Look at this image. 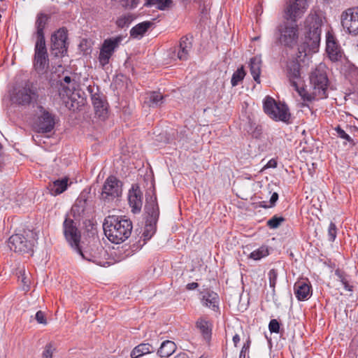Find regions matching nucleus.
Listing matches in <instances>:
<instances>
[{"instance_id": "nucleus-1", "label": "nucleus", "mask_w": 358, "mask_h": 358, "mask_svg": "<svg viewBox=\"0 0 358 358\" xmlns=\"http://www.w3.org/2000/svg\"><path fill=\"white\" fill-rule=\"evenodd\" d=\"M309 79L312 92L308 93L302 86L299 92L301 99L308 102H311L316 99H326L328 96L327 89L329 84L326 65L320 63L311 71Z\"/></svg>"}, {"instance_id": "nucleus-2", "label": "nucleus", "mask_w": 358, "mask_h": 358, "mask_svg": "<svg viewBox=\"0 0 358 358\" xmlns=\"http://www.w3.org/2000/svg\"><path fill=\"white\" fill-rule=\"evenodd\" d=\"M105 236L113 243L119 244L126 241L133 229L132 222L125 216L108 215L103 223Z\"/></svg>"}, {"instance_id": "nucleus-3", "label": "nucleus", "mask_w": 358, "mask_h": 358, "mask_svg": "<svg viewBox=\"0 0 358 358\" xmlns=\"http://www.w3.org/2000/svg\"><path fill=\"white\" fill-rule=\"evenodd\" d=\"M305 39L301 48L305 55L316 52L318 50L321 39L322 20L317 15H310L306 20Z\"/></svg>"}, {"instance_id": "nucleus-4", "label": "nucleus", "mask_w": 358, "mask_h": 358, "mask_svg": "<svg viewBox=\"0 0 358 358\" xmlns=\"http://www.w3.org/2000/svg\"><path fill=\"white\" fill-rule=\"evenodd\" d=\"M145 210L147 214L145 225L143 232V237L145 241L150 240L156 232V225L159 219V210L157 201V196L146 199Z\"/></svg>"}, {"instance_id": "nucleus-5", "label": "nucleus", "mask_w": 358, "mask_h": 358, "mask_svg": "<svg viewBox=\"0 0 358 358\" xmlns=\"http://www.w3.org/2000/svg\"><path fill=\"white\" fill-rule=\"evenodd\" d=\"M263 108L264 113L273 120L289 122L291 115L285 104L277 103L273 98L267 96L264 99Z\"/></svg>"}, {"instance_id": "nucleus-6", "label": "nucleus", "mask_w": 358, "mask_h": 358, "mask_svg": "<svg viewBox=\"0 0 358 358\" xmlns=\"http://www.w3.org/2000/svg\"><path fill=\"white\" fill-rule=\"evenodd\" d=\"M279 43L286 47L292 48L297 44L299 39V27L296 23L285 22L278 27Z\"/></svg>"}, {"instance_id": "nucleus-7", "label": "nucleus", "mask_w": 358, "mask_h": 358, "mask_svg": "<svg viewBox=\"0 0 358 358\" xmlns=\"http://www.w3.org/2000/svg\"><path fill=\"white\" fill-rule=\"evenodd\" d=\"M123 38V36L118 35L115 37L106 38L103 41L100 48L98 57V60L101 67L103 68L109 64L110 58L120 45Z\"/></svg>"}, {"instance_id": "nucleus-8", "label": "nucleus", "mask_w": 358, "mask_h": 358, "mask_svg": "<svg viewBox=\"0 0 358 358\" xmlns=\"http://www.w3.org/2000/svg\"><path fill=\"white\" fill-rule=\"evenodd\" d=\"M68 31L65 27L59 28L51 36L50 52L56 57H64L68 50Z\"/></svg>"}, {"instance_id": "nucleus-9", "label": "nucleus", "mask_w": 358, "mask_h": 358, "mask_svg": "<svg viewBox=\"0 0 358 358\" xmlns=\"http://www.w3.org/2000/svg\"><path fill=\"white\" fill-rule=\"evenodd\" d=\"M83 259L88 262H93L99 266H103L106 262V257L107 252L99 242H96L90 245L85 251H82L79 247V250H76Z\"/></svg>"}, {"instance_id": "nucleus-10", "label": "nucleus", "mask_w": 358, "mask_h": 358, "mask_svg": "<svg viewBox=\"0 0 358 358\" xmlns=\"http://www.w3.org/2000/svg\"><path fill=\"white\" fill-rule=\"evenodd\" d=\"M34 69L38 74L46 73L50 68V60L45 43H36L33 59Z\"/></svg>"}, {"instance_id": "nucleus-11", "label": "nucleus", "mask_w": 358, "mask_h": 358, "mask_svg": "<svg viewBox=\"0 0 358 358\" xmlns=\"http://www.w3.org/2000/svg\"><path fill=\"white\" fill-rule=\"evenodd\" d=\"M122 194V182L114 176H108L102 187L101 199L105 201H110L120 197Z\"/></svg>"}, {"instance_id": "nucleus-12", "label": "nucleus", "mask_w": 358, "mask_h": 358, "mask_svg": "<svg viewBox=\"0 0 358 358\" xmlns=\"http://www.w3.org/2000/svg\"><path fill=\"white\" fill-rule=\"evenodd\" d=\"M308 0H289L284 10V18L296 22L308 9Z\"/></svg>"}, {"instance_id": "nucleus-13", "label": "nucleus", "mask_w": 358, "mask_h": 358, "mask_svg": "<svg viewBox=\"0 0 358 358\" xmlns=\"http://www.w3.org/2000/svg\"><path fill=\"white\" fill-rule=\"evenodd\" d=\"M63 230L65 238L71 246L75 250H79L81 236L76 221L70 217H66L63 222Z\"/></svg>"}, {"instance_id": "nucleus-14", "label": "nucleus", "mask_w": 358, "mask_h": 358, "mask_svg": "<svg viewBox=\"0 0 358 358\" xmlns=\"http://www.w3.org/2000/svg\"><path fill=\"white\" fill-rule=\"evenodd\" d=\"M38 97L37 90L30 82L25 83L22 87L19 88L13 99L20 105H29L32 101Z\"/></svg>"}, {"instance_id": "nucleus-15", "label": "nucleus", "mask_w": 358, "mask_h": 358, "mask_svg": "<svg viewBox=\"0 0 358 358\" xmlns=\"http://www.w3.org/2000/svg\"><path fill=\"white\" fill-rule=\"evenodd\" d=\"M41 115L38 117L36 122V129L38 133H49L52 131L55 125V115L43 106H39Z\"/></svg>"}, {"instance_id": "nucleus-16", "label": "nucleus", "mask_w": 358, "mask_h": 358, "mask_svg": "<svg viewBox=\"0 0 358 358\" xmlns=\"http://www.w3.org/2000/svg\"><path fill=\"white\" fill-rule=\"evenodd\" d=\"M94 86L89 85L87 91L91 94L92 104L94 108L95 115L101 120H105L108 116V104L105 98L99 93L94 92Z\"/></svg>"}, {"instance_id": "nucleus-17", "label": "nucleus", "mask_w": 358, "mask_h": 358, "mask_svg": "<svg viewBox=\"0 0 358 358\" xmlns=\"http://www.w3.org/2000/svg\"><path fill=\"white\" fill-rule=\"evenodd\" d=\"M341 24L352 35H358V7L348 8L342 13Z\"/></svg>"}, {"instance_id": "nucleus-18", "label": "nucleus", "mask_w": 358, "mask_h": 358, "mask_svg": "<svg viewBox=\"0 0 358 358\" xmlns=\"http://www.w3.org/2000/svg\"><path fill=\"white\" fill-rule=\"evenodd\" d=\"M10 250L17 253H29L32 251L33 243L21 234H13L8 241Z\"/></svg>"}, {"instance_id": "nucleus-19", "label": "nucleus", "mask_w": 358, "mask_h": 358, "mask_svg": "<svg viewBox=\"0 0 358 358\" xmlns=\"http://www.w3.org/2000/svg\"><path fill=\"white\" fill-rule=\"evenodd\" d=\"M300 64L296 59H292L287 62L286 66L287 76L289 79L290 85L299 94L300 85L303 83V78L301 76Z\"/></svg>"}, {"instance_id": "nucleus-20", "label": "nucleus", "mask_w": 358, "mask_h": 358, "mask_svg": "<svg viewBox=\"0 0 358 358\" xmlns=\"http://www.w3.org/2000/svg\"><path fill=\"white\" fill-rule=\"evenodd\" d=\"M326 51L332 62L339 61L342 58L343 51L331 31L326 34Z\"/></svg>"}, {"instance_id": "nucleus-21", "label": "nucleus", "mask_w": 358, "mask_h": 358, "mask_svg": "<svg viewBox=\"0 0 358 358\" xmlns=\"http://www.w3.org/2000/svg\"><path fill=\"white\" fill-rule=\"evenodd\" d=\"M88 193L83 192L76 200L71 209V215L76 221L80 222L87 210Z\"/></svg>"}, {"instance_id": "nucleus-22", "label": "nucleus", "mask_w": 358, "mask_h": 358, "mask_svg": "<svg viewBox=\"0 0 358 358\" xmlns=\"http://www.w3.org/2000/svg\"><path fill=\"white\" fill-rule=\"evenodd\" d=\"M128 202L134 214L141 212L143 206V193L137 185H133L129 190Z\"/></svg>"}, {"instance_id": "nucleus-23", "label": "nucleus", "mask_w": 358, "mask_h": 358, "mask_svg": "<svg viewBox=\"0 0 358 358\" xmlns=\"http://www.w3.org/2000/svg\"><path fill=\"white\" fill-rule=\"evenodd\" d=\"M294 294L299 301H306L312 295V287L308 279H303L295 282Z\"/></svg>"}, {"instance_id": "nucleus-24", "label": "nucleus", "mask_w": 358, "mask_h": 358, "mask_svg": "<svg viewBox=\"0 0 358 358\" xmlns=\"http://www.w3.org/2000/svg\"><path fill=\"white\" fill-rule=\"evenodd\" d=\"M49 19L50 17L47 14L42 13L38 14L35 22L36 31L34 35L36 37V43H45L44 29L48 24Z\"/></svg>"}, {"instance_id": "nucleus-25", "label": "nucleus", "mask_w": 358, "mask_h": 358, "mask_svg": "<svg viewBox=\"0 0 358 358\" xmlns=\"http://www.w3.org/2000/svg\"><path fill=\"white\" fill-rule=\"evenodd\" d=\"M192 38L188 36H183L180 38L178 47L177 57L180 60L185 61L189 58V52L192 48Z\"/></svg>"}, {"instance_id": "nucleus-26", "label": "nucleus", "mask_w": 358, "mask_h": 358, "mask_svg": "<svg viewBox=\"0 0 358 358\" xmlns=\"http://www.w3.org/2000/svg\"><path fill=\"white\" fill-rule=\"evenodd\" d=\"M201 302L204 306L213 310L219 309V296L217 293L210 289H205L201 292Z\"/></svg>"}, {"instance_id": "nucleus-27", "label": "nucleus", "mask_w": 358, "mask_h": 358, "mask_svg": "<svg viewBox=\"0 0 358 358\" xmlns=\"http://www.w3.org/2000/svg\"><path fill=\"white\" fill-rule=\"evenodd\" d=\"M69 186V178L64 177L57 179L49 183L48 189L50 193L53 196H57L67 189Z\"/></svg>"}, {"instance_id": "nucleus-28", "label": "nucleus", "mask_w": 358, "mask_h": 358, "mask_svg": "<svg viewBox=\"0 0 358 358\" xmlns=\"http://www.w3.org/2000/svg\"><path fill=\"white\" fill-rule=\"evenodd\" d=\"M250 71L254 79V80L257 83H260V74H261V66H262V59L259 57H253L250 59Z\"/></svg>"}, {"instance_id": "nucleus-29", "label": "nucleus", "mask_w": 358, "mask_h": 358, "mask_svg": "<svg viewBox=\"0 0 358 358\" xmlns=\"http://www.w3.org/2000/svg\"><path fill=\"white\" fill-rule=\"evenodd\" d=\"M155 351L152 345L148 343H143L136 346L131 352V358H139Z\"/></svg>"}, {"instance_id": "nucleus-30", "label": "nucleus", "mask_w": 358, "mask_h": 358, "mask_svg": "<svg viewBox=\"0 0 358 358\" xmlns=\"http://www.w3.org/2000/svg\"><path fill=\"white\" fill-rule=\"evenodd\" d=\"M164 96L158 92H150L147 93L145 103L149 107H158L160 106L164 102Z\"/></svg>"}, {"instance_id": "nucleus-31", "label": "nucleus", "mask_w": 358, "mask_h": 358, "mask_svg": "<svg viewBox=\"0 0 358 358\" xmlns=\"http://www.w3.org/2000/svg\"><path fill=\"white\" fill-rule=\"evenodd\" d=\"M176 345L171 341H165L161 344L157 354L162 358H167L171 356L176 350Z\"/></svg>"}, {"instance_id": "nucleus-32", "label": "nucleus", "mask_w": 358, "mask_h": 358, "mask_svg": "<svg viewBox=\"0 0 358 358\" xmlns=\"http://www.w3.org/2000/svg\"><path fill=\"white\" fill-rule=\"evenodd\" d=\"M152 25V22L144 21L133 27L130 30V36L132 38L142 37Z\"/></svg>"}, {"instance_id": "nucleus-33", "label": "nucleus", "mask_w": 358, "mask_h": 358, "mask_svg": "<svg viewBox=\"0 0 358 358\" xmlns=\"http://www.w3.org/2000/svg\"><path fill=\"white\" fill-rule=\"evenodd\" d=\"M196 327L200 330L205 339H209L211 336V327L208 321L199 319L196 323Z\"/></svg>"}, {"instance_id": "nucleus-34", "label": "nucleus", "mask_w": 358, "mask_h": 358, "mask_svg": "<svg viewBox=\"0 0 358 358\" xmlns=\"http://www.w3.org/2000/svg\"><path fill=\"white\" fill-rule=\"evenodd\" d=\"M247 131L253 138H260L263 133V129L261 125L256 124L249 119Z\"/></svg>"}, {"instance_id": "nucleus-35", "label": "nucleus", "mask_w": 358, "mask_h": 358, "mask_svg": "<svg viewBox=\"0 0 358 358\" xmlns=\"http://www.w3.org/2000/svg\"><path fill=\"white\" fill-rule=\"evenodd\" d=\"M334 130L336 132V136L338 138L345 141L343 142V145H345L347 143H349V145L352 147L356 145L357 143L355 141V140L352 138L349 134H348L341 127V126L338 125L334 128Z\"/></svg>"}, {"instance_id": "nucleus-36", "label": "nucleus", "mask_w": 358, "mask_h": 358, "mask_svg": "<svg viewBox=\"0 0 358 358\" xmlns=\"http://www.w3.org/2000/svg\"><path fill=\"white\" fill-rule=\"evenodd\" d=\"M134 19V17L132 14L126 13L117 17L115 24L118 28L123 29L124 27H128Z\"/></svg>"}, {"instance_id": "nucleus-37", "label": "nucleus", "mask_w": 358, "mask_h": 358, "mask_svg": "<svg viewBox=\"0 0 358 358\" xmlns=\"http://www.w3.org/2000/svg\"><path fill=\"white\" fill-rule=\"evenodd\" d=\"M269 255L268 248L266 245H262L257 250L252 252L249 257L254 260H260L262 258L265 257Z\"/></svg>"}, {"instance_id": "nucleus-38", "label": "nucleus", "mask_w": 358, "mask_h": 358, "mask_svg": "<svg viewBox=\"0 0 358 358\" xmlns=\"http://www.w3.org/2000/svg\"><path fill=\"white\" fill-rule=\"evenodd\" d=\"M245 76V71L244 70L243 66H241L238 68V69L234 72L231 79V83L233 87H235L239 84L241 81L243 80Z\"/></svg>"}, {"instance_id": "nucleus-39", "label": "nucleus", "mask_w": 358, "mask_h": 358, "mask_svg": "<svg viewBox=\"0 0 358 358\" xmlns=\"http://www.w3.org/2000/svg\"><path fill=\"white\" fill-rule=\"evenodd\" d=\"M335 275L337 276L338 280L341 282V283L343 285L345 289L348 291H352V286H350L348 283V280L347 279V275L345 273L339 269L337 268L335 271Z\"/></svg>"}, {"instance_id": "nucleus-40", "label": "nucleus", "mask_w": 358, "mask_h": 358, "mask_svg": "<svg viewBox=\"0 0 358 358\" xmlns=\"http://www.w3.org/2000/svg\"><path fill=\"white\" fill-rule=\"evenodd\" d=\"M285 221V219L282 216L275 215L267 221L266 226L270 229H277Z\"/></svg>"}, {"instance_id": "nucleus-41", "label": "nucleus", "mask_w": 358, "mask_h": 358, "mask_svg": "<svg viewBox=\"0 0 358 358\" xmlns=\"http://www.w3.org/2000/svg\"><path fill=\"white\" fill-rule=\"evenodd\" d=\"M17 274L18 280L21 282L23 289L28 291L29 289L30 279L26 274L25 271L24 269L20 270Z\"/></svg>"}, {"instance_id": "nucleus-42", "label": "nucleus", "mask_w": 358, "mask_h": 358, "mask_svg": "<svg viewBox=\"0 0 358 358\" xmlns=\"http://www.w3.org/2000/svg\"><path fill=\"white\" fill-rule=\"evenodd\" d=\"M172 3V0H155L152 6L160 10H166L171 7Z\"/></svg>"}, {"instance_id": "nucleus-43", "label": "nucleus", "mask_w": 358, "mask_h": 358, "mask_svg": "<svg viewBox=\"0 0 358 358\" xmlns=\"http://www.w3.org/2000/svg\"><path fill=\"white\" fill-rule=\"evenodd\" d=\"M278 271L275 268L271 269L268 273V277L269 280V286L272 289L273 293L274 294L275 290V285L278 279Z\"/></svg>"}, {"instance_id": "nucleus-44", "label": "nucleus", "mask_w": 358, "mask_h": 358, "mask_svg": "<svg viewBox=\"0 0 358 358\" xmlns=\"http://www.w3.org/2000/svg\"><path fill=\"white\" fill-rule=\"evenodd\" d=\"M112 1H115V3L121 5L122 7L125 8H136L138 5V0H111Z\"/></svg>"}, {"instance_id": "nucleus-45", "label": "nucleus", "mask_w": 358, "mask_h": 358, "mask_svg": "<svg viewBox=\"0 0 358 358\" xmlns=\"http://www.w3.org/2000/svg\"><path fill=\"white\" fill-rule=\"evenodd\" d=\"M337 235V228L334 223L331 222L328 228V239L329 241H334Z\"/></svg>"}, {"instance_id": "nucleus-46", "label": "nucleus", "mask_w": 358, "mask_h": 358, "mask_svg": "<svg viewBox=\"0 0 358 358\" xmlns=\"http://www.w3.org/2000/svg\"><path fill=\"white\" fill-rule=\"evenodd\" d=\"M55 350V348L53 347L52 343H50L47 344L44 348V350L43 352V358H52V354L54 351Z\"/></svg>"}, {"instance_id": "nucleus-47", "label": "nucleus", "mask_w": 358, "mask_h": 358, "mask_svg": "<svg viewBox=\"0 0 358 358\" xmlns=\"http://www.w3.org/2000/svg\"><path fill=\"white\" fill-rule=\"evenodd\" d=\"M268 329L271 333L278 334L280 332V323L276 319H272L268 324Z\"/></svg>"}, {"instance_id": "nucleus-48", "label": "nucleus", "mask_w": 358, "mask_h": 358, "mask_svg": "<svg viewBox=\"0 0 358 358\" xmlns=\"http://www.w3.org/2000/svg\"><path fill=\"white\" fill-rule=\"evenodd\" d=\"M250 346V341L248 339L243 345L240 354H239V358H245L246 353L249 351V348Z\"/></svg>"}, {"instance_id": "nucleus-49", "label": "nucleus", "mask_w": 358, "mask_h": 358, "mask_svg": "<svg viewBox=\"0 0 358 358\" xmlns=\"http://www.w3.org/2000/svg\"><path fill=\"white\" fill-rule=\"evenodd\" d=\"M36 320L39 324H46L47 321L45 318V315L43 312L41 310H38L36 313Z\"/></svg>"}, {"instance_id": "nucleus-50", "label": "nucleus", "mask_w": 358, "mask_h": 358, "mask_svg": "<svg viewBox=\"0 0 358 358\" xmlns=\"http://www.w3.org/2000/svg\"><path fill=\"white\" fill-rule=\"evenodd\" d=\"M278 194L277 192H273V194L271 195L270 201H269V202H270L269 207L274 206L276 201H278Z\"/></svg>"}, {"instance_id": "nucleus-51", "label": "nucleus", "mask_w": 358, "mask_h": 358, "mask_svg": "<svg viewBox=\"0 0 358 358\" xmlns=\"http://www.w3.org/2000/svg\"><path fill=\"white\" fill-rule=\"evenodd\" d=\"M277 166V161L275 159H270L264 166V169L275 168Z\"/></svg>"}, {"instance_id": "nucleus-52", "label": "nucleus", "mask_w": 358, "mask_h": 358, "mask_svg": "<svg viewBox=\"0 0 358 358\" xmlns=\"http://www.w3.org/2000/svg\"><path fill=\"white\" fill-rule=\"evenodd\" d=\"M198 287H199V284L197 282H193L191 283H188L186 285V289L188 290H192V289L197 288Z\"/></svg>"}, {"instance_id": "nucleus-53", "label": "nucleus", "mask_w": 358, "mask_h": 358, "mask_svg": "<svg viewBox=\"0 0 358 358\" xmlns=\"http://www.w3.org/2000/svg\"><path fill=\"white\" fill-rule=\"evenodd\" d=\"M233 342L234 343V345L235 346H237V344L240 342V336L238 335V334H235L234 336H233Z\"/></svg>"}, {"instance_id": "nucleus-54", "label": "nucleus", "mask_w": 358, "mask_h": 358, "mask_svg": "<svg viewBox=\"0 0 358 358\" xmlns=\"http://www.w3.org/2000/svg\"><path fill=\"white\" fill-rule=\"evenodd\" d=\"M3 146L0 143V150L2 149ZM4 166V163H3V157L1 155H0V171H1V169H3Z\"/></svg>"}, {"instance_id": "nucleus-55", "label": "nucleus", "mask_w": 358, "mask_h": 358, "mask_svg": "<svg viewBox=\"0 0 358 358\" xmlns=\"http://www.w3.org/2000/svg\"><path fill=\"white\" fill-rule=\"evenodd\" d=\"M155 1V0H145V6L148 7H152Z\"/></svg>"}, {"instance_id": "nucleus-56", "label": "nucleus", "mask_w": 358, "mask_h": 358, "mask_svg": "<svg viewBox=\"0 0 358 358\" xmlns=\"http://www.w3.org/2000/svg\"><path fill=\"white\" fill-rule=\"evenodd\" d=\"M174 358H188V355L185 352H181L177 355Z\"/></svg>"}, {"instance_id": "nucleus-57", "label": "nucleus", "mask_w": 358, "mask_h": 358, "mask_svg": "<svg viewBox=\"0 0 358 358\" xmlns=\"http://www.w3.org/2000/svg\"><path fill=\"white\" fill-rule=\"evenodd\" d=\"M63 80H64V82L65 83L69 84V83H71V77H70V76H65V77L64 78Z\"/></svg>"}, {"instance_id": "nucleus-58", "label": "nucleus", "mask_w": 358, "mask_h": 358, "mask_svg": "<svg viewBox=\"0 0 358 358\" xmlns=\"http://www.w3.org/2000/svg\"><path fill=\"white\" fill-rule=\"evenodd\" d=\"M301 106L302 107H306V106L308 107V105L307 103H301Z\"/></svg>"}, {"instance_id": "nucleus-59", "label": "nucleus", "mask_w": 358, "mask_h": 358, "mask_svg": "<svg viewBox=\"0 0 358 358\" xmlns=\"http://www.w3.org/2000/svg\"><path fill=\"white\" fill-rule=\"evenodd\" d=\"M262 207L264 208H268V206L267 205H262Z\"/></svg>"}, {"instance_id": "nucleus-60", "label": "nucleus", "mask_w": 358, "mask_h": 358, "mask_svg": "<svg viewBox=\"0 0 358 358\" xmlns=\"http://www.w3.org/2000/svg\"><path fill=\"white\" fill-rule=\"evenodd\" d=\"M1 10V9L0 8V10Z\"/></svg>"}, {"instance_id": "nucleus-61", "label": "nucleus", "mask_w": 358, "mask_h": 358, "mask_svg": "<svg viewBox=\"0 0 358 358\" xmlns=\"http://www.w3.org/2000/svg\"><path fill=\"white\" fill-rule=\"evenodd\" d=\"M200 358H202V357H200Z\"/></svg>"}]
</instances>
